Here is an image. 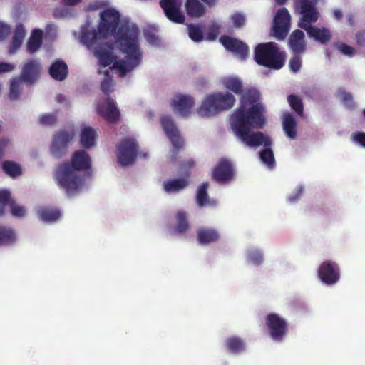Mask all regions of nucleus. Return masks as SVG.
<instances>
[{"label":"nucleus","mask_w":365,"mask_h":365,"mask_svg":"<svg viewBox=\"0 0 365 365\" xmlns=\"http://www.w3.org/2000/svg\"><path fill=\"white\" fill-rule=\"evenodd\" d=\"M100 18L97 30L82 32L81 40L88 47H91L98 39H106L116 33L120 50L126 54L125 60H115L116 57L111 52L112 47L108 43L95 47L93 53L101 66L106 67L113 64L111 69H118L122 76H125L135 68L141 60L138 29L135 26H130L128 24H124L117 31L120 14L112 8L101 11Z\"/></svg>","instance_id":"f257e3e1"},{"label":"nucleus","mask_w":365,"mask_h":365,"mask_svg":"<svg viewBox=\"0 0 365 365\" xmlns=\"http://www.w3.org/2000/svg\"><path fill=\"white\" fill-rule=\"evenodd\" d=\"M260 94L255 89H250L241 98L240 106L230 115V123L235 134L246 145L264 149L259 153V158L267 167L275 165L272 150L269 148L272 141L262 132H252V129H261L266 123L264 108L259 102Z\"/></svg>","instance_id":"f03ea898"},{"label":"nucleus","mask_w":365,"mask_h":365,"mask_svg":"<svg viewBox=\"0 0 365 365\" xmlns=\"http://www.w3.org/2000/svg\"><path fill=\"white\" fill-rule=\"evenodd\" d=\"M91 159L84 150L75 151L71 162H63L58 165L53 173V178L60 188L65 190L69 197L78 192L82 183L78 171L91 168Z\"/></svg>","instance_id":"7ed1b4c3"},{"label":"nucleus","mask_w":365,"mask_h":365,"mask_svg":"<svg viewBox=\"0 0 365 365\" xmlns=\"http://www.w3.org/2000/svg\"><path fill=\"white\" fill-rule=\"evenodd\" d=\"M254 59L259 66L279 70L285 64L287 53L275 42L261 43L255 48Z\"/></svg>","instance_id":"20e7f679"},{"label":"nucleus","mask_w":365,"mask_h":365,"mask_svg":"<svg viewBox=\"0 0 365 365\" xmlns=\"http://www.w3.org/2000/svg\"><path fill=\"white\" fill-rule=\"evenodd\" d=\"M138 155V142L134 138H125L117 145L116 156L122 166L133 164Z\"/></svg>","instance_id":"39448f33"},{"label":"nucleus","mask_w":365,"mask_h":365,"mask_svg":"<svg viewBox=\"0 0 365 365\" xmlns=\"http://www.w3.org/2000/svg\"><path fill=\"white\" fill-rule=\"evenodd\" d=\"M161 125L170 140L174 149L172 150V160H175L178 153L184 148V140L170 116H163L160 119Z\"/></svg>","instance_id":"423d86ee"},{"label":"nucleus","mask_w":365,"mask_h":365,"mask_svg":"<svg viewBox=\"0 0 365 365\" xmlns=\"http://www.w3.org/2000/svg\"><path fill=\"white\" fill-rule=\"evenodd\" d=\"M75 133L73 129L59 130L53 136L50 146L51 154L56 158L66 155L69 143L73 140Z\"/></svg>","instance_id":"0eeeda50"},{"label":"nucleus","mask_w":365,"mask_h":365,"mask_svg":"<svg viewBox=\"0 0 365 365\" xmlns=\"http://www.w3.org/2000/svg\"><path fill=\"white\" fill-rule=\"evenodd\" d=\"M270 337L275 341H282L288 332V324L278 314L270 313L265 319Z\"/></svg>","instance_id":"6e6552de"},{"label":"nucleus","mask_w":365,"mask_h":365,"mask_svg":"<svg viewBox=\"0 0 365 365\" xmlns=\"http://www.w3.org/2000/svg\"><path fill=\"white\" fill-rule=\"evenodd\" d=\"M319 279L327 285L335 284L340 279V268L335 262L327 260L318 268Z\"/></svg>","instance_id":"1a4fd4ad"},{"label":"nucleus","mask_w":365,"mask_h":365,"mask_svg":"<svg viewBox=\"0 0 365 365\" xmlns=\"http://www.w3.org/2000/svg\"><path fill=\"white\" fill-rule=\"evenodd\" d=\"M160 6L170 21L178 24L185 22V16L181 10V0H160Z\"/></svg>","instance_id":"9d476101"},{"label":"nucleus","mask_w":365,"mask_h":365,"mask_svg":"<svg viewBox=\"0 0 365 365\" xmlns=\"http://www.w3.org/2000/svg\"><path fill=\"white\" fill-rule=\"evenodd\" d=\"M235 170L232 162L221 158L212 171V179L220 184H226L234 179Z\"/></svg>","instance_id":"9b49d317"},{"label":"nucleus","mask_w":365,"mask_h":365,"mask_svg":"<svg viewBox=\"0 0 365 365\" xmlns=\"http://www.w3.org/2000/svg\"><path fill=\"white\" fill-rule=\"evenodd\" d=\"M291 16L286 8L279 9L274 19L273 34L279 39L283 40L286 38L289 30Z\"/></svg>","instance_id":"f8f14e48"},{"label":"nucleus","mask_w":365,"mask_h":365,"mask_svg":"<svg viewBox=\"0 0 365 365\" xmlns=\"http://www.w3.org/2000/svg\"><path fill=\"white\" fill-rule=\"evenodd\" d=\"M297 5L300 9L302 17L299 22V26L303 29L307 26H312V23L317 21L319 15L315 8V4L312 3L309 0H297Z\"/></svg>","instance_id":"ddd939ff"},{"label":"nucleus","mask_w":365,"mask_h":365,"mask_svg":"<svg viewBox=\"0 0 365 365\" xmlns=\"http://www.w3.org/2000/svg\"><path fill=\"white\" fill-rule=\"evenodd\" d=\"M220 42L224 48L238 56L240 59L245 60L248 56V46L241 40L229 36H222Z\"/></svg>","instance_id":"4468645a"},{"label":"nucleus","mask_w":365,"mask_h":365,"mask_svg":"<svg viewBox=\"0 0 365 365\" xmlns=\"http://www.w3.org/2000/svg\"><path fill=\"white\" fill-rule=\"evenodd\" d=\"M97 113L110 123H116L120 119V113L117 108L116 102L108 98L103 103L98 105Z\"/></svg>","instance_id":"2eb2a0df"},{"label":"nucleus","mask_w":365,"mask_h":365,"mask_svg":"<svg viewBox=\"0 0 365 365\" xmlns=\"http://www.w3.org/2000/svg\"><path fill=\"white\" fill-rule=\"evenodd\" d=\"M222 112V105H220L215 93L207 95L197 108V113L202 117H212Z\"/></svg>","instance_id":"dca6fc26"},{"label":"nucleus","mask_w":365,"mask_h":365,"mask_svg":"<svg viewBox=\"0 0 365 365\" xmlns=\"http://www.w3.org/2000/svg\"><path fill=\"white\" fill-rule=\"evenodd\" d=\"M222 112V105H220L215 93L207 95L197 108V113L202 117H212Z\"/></svg>","instance_id":"f3484780"},{"label":"nucleus","mask_w":365,"mask_h":365,"mask_svg":"<svg viewBox=\"0 0 365 365\" xmlns=\"http://www.w3.org/2000/svg\"><path fill=\"white\" fill-rule=\"evenodd\" d=\"M41 71V66L38 60H29L24 64L20 78L24 82L33 84L39 78Z\"/></svg>","instance_id":"a211bd4d"},{"label":"nucleus","mask_w":365,"mask_h":365,"mask_svg":"<svg viewBox=\"0 0 365 365\" xmlns=\"http://www.w3.org/2000/svg\"><path fill=\"white\" fill-rule=\"evenodd\" d=\"M288 46L292 53L304 54L307 48L304 33L299 29L292 31L288 38Z\"/></svg>","instance_id":"6ab92c4d"},{"label":"nucleus","mask_w":365,"mask_h":365,"mask_svg":"<svg viewBox=\"0 0 365 365\" xmlns=\"http://www.w3.org/2000/svg\"><path fill=\"white\" fill-rule=\"evenodd\" d=\"M194 103V99L191 96L178 94L176 99L172 101L171 106L182 116H187Z\"/></svg>","instance_id":"aec40b11"},{"label":"nucleus","mask_w":365,"mask_h":365,"mask_svg":"<svg viewBox=\"0 0 365 365\" xmlns=\"http://www.w3.org/2000/svg\"><path fill=\"white\" fill-rule=\"evenodd\" d=\"M307 35L322 44H327L332 37L331 31L327 28H318L313 26H303Z\"/></svg>","instance_id":"412c9836"},{"label":"nucleus","mask_w":365,"mask_h":365,"mask_svg":"<svg viewBox=\"0 0 365 365\" xmlns=\"http://www.w3.org/2000/svg\"><path fill=\"white\" fill-rule=\"evenodd\" d=\"M48 73L53 79L63 81L68 76V68L63 60L56 59L51 65Z\"/></svg>","instance_id":"4be33fe9"},{"label":"nucleus","mask_w":365,"mask_h":365,"mask_svg":"<svg viewBox=\"0 0 365 365\" xmlns=\"http://www.w3.org/2000/svg\"><path fill=\"white\" fill-rule=\"evenodd\" d=\"M189 185V175L186 178L168 179L163 182V190L167 193H177Z\"/></svg>","instance_id":"5701e85b"},{"label":"nucleus","mask_w":365,"mask_h":365,"mask_svg":"<svg viewBox=\"0 0 365 365\" xmlns=\"http://www.w3.org/2000/svg\"><path fill=\"white\" fill-rule=\"evenodd\" d=\"M220 238V233L215 229L202 227L197 231V242L200 245H204L216 242Z\"/></svg>","instance_id":"b1692460"},{"label":"nucleus","mask_w":365,"mask_h":365,"mask_svg":"<svg viewBox=\"0 0 365 365\" xmlns=\"http://www.w3.org/2000/svg\"><path fill=\"white\" fill-rule=\"evenodd\" d=\"M38 218L45 222H53L58 220L61 216V211L55 207L43 206L37 210Z\"/></svg>","instance_id":"393cba45"},{"label":"nucleus","mask_w":365,"mask_h":365,"mask_svg":"<svg viewBox=\"0 0 365 365\" xmlns=\"http://www.w3.org/2000/svg\"><path fill=\"white\" fill-rule=\"evenodd\" d=\"M282 128L285 135L289 139L297 137V122L294 116L289 112L282 114Z\"/></svg>","instance_id":"a878e982"},{"label":"nucleus","mask_w":365,"mask_h":365,"mask_svg":"<svg viewBox=\"0 0 365 365\" xmlns=\"http://www.w3.org/2000/svg\"><path fill=\"white\" fill-rule=\"evenodd\" d=\"M185 8L187 14L192 18H200L205 14V7L200 0H186Z\"/></svg>","instance_id":"bb28decb"},{"label":"nucleus","mask_w":365,"mask_h":365,"mask_svg":"<svg viewBox=\"0 0 365 365\" xmlns=\"http://www.w3.org/2000/svg\"><path fill=\"white\" fill-rule=\"evenodd\" d=\"M96 138V131L91 127H86L81 130L80 143L82 147L90 148L95 145Z\"/></svg>","instance_id":"cd10ccee"},{"label":"nucleus","mask_w":365,"mask_h":365,"mask_svg":"<svg viewBox=\"0 0 365 365\" xmlns=\"http://www.w3.org/2000/svg\"><path fill=\"white\" fill-rule=\"evenodd\" d=\"M16 240V234L10 227L0 225V246L13 245Z\"/></svg>","instance_id":"c85d7f7f"},{"label":"nucleus","mask_w":365,"mask_h":365,"mask_svg":"<svg viewBox=\"0 0 365 365\" xmlns=\"http://www.w3.org/2000/svg\"><path fill=\"white\" fill-rule=\"evenodd\" d=\"M215 93L220 105H222V111L231 109L235 104L236 98L231 93L215 92Z\"/></svg>","instance_id":"c756f323"},{"label":"nucleus","mask_w":365,"mask_h":365,"mask_svg":"<svg viewBox=\"0 0 365 365\" xmlns=\"http://www.w3.org/2000/svg\"><path fill=\"white\" fill-rule=\"evenodd\" d=\"M225 346L227 350L232 354H239L245 350V343L240 337L231 336L226 339Z\"/></svg>","instance_id":"7c9ffc66"},{"label":"nucleus","mask_w":365,"mask_h":365,"mask_svg":"<svg viewBox=\"0 0 365 365\" xmlns=\"http://www.w3.org/2000/svg\"><path fill=\"white\" fill-rule=\"evenodd\" d=\"M26 36V31L24 26L21 24L16 26L11 43L9 47V52L14 53L21 45L23 40Z\"/></svg>","instance_id":"2f4dec72"},{"label":"nucleus","mask_w":365,"mask_h":365,"mask_svg":"<svg viewBox=\"0 0 365 365\" xmlns=\"http://www.w3.org/2000/svg\"><path fill=\"white\" fill-rule=\"evenodd\" d=\"M43 33L40 29H34L27 43V50L30 53L36 52L42 44Z\"/></svg>","instance_id":"473e14b6"},{"label":"nucleus","mask_w":365,"mask_h":365,"mask_svg":"<svg viewBox=\"0 0 365 365\" xmlns=\"http://www.w3.org/2000/svg\"><path fill=\"white\" fill-rule=\"evenodd\" d=\"M222 84L225 88L231 91L237 95L242 93L243 86L241 80L237 77H227L225 78L222 81Z\"/></svg>","instance_id":"72a5a7b5"},{"label":"nucleus","mask_w":365,"mask_h":365,"mask_svg":"<svg viewBox=\"0 0 365 365\" xmlns=\"http://www.w3.org/2000/svg\"><path fill=\"white\" fill-rule=\"evenodd\" d=\"M177 223L174 227L175 232L182 234L186 232L190 227L187 214L185 212H178L176 215Z\"/></svg>","instance_id":"f704fd0d"},{"label":"nucleus","mask_w":365,"mask_h":365,"mask_svg":"<svg viewBox=\"0 0 365 365\" xmlns=\"http://www.w3.org/2000/svg\"><path fill=\"white\" fill-rule=\"evenodd\" d=\"M2 169L4 172L14 178L21 175L22 170L18 163L11 160H5L2 163Z\"/></svg>","instance_id":"c9c22d12"},{"label":"nucleus","mask_w":365,"mask_h":365,"mask_svg":"<svg viewBox=\"0 0 365 365\" xmlns=\"http://www.w3.org/2000/svg\"><path fill=\"white\" fill-rule=\"evenodd\" d=\"M287 101L295 113L302 117L304 115V104L302 98L295 94H290L287 97Z\"/></svg>","instance_id":"e433bc0d"},{"label":"nucleus","mask_w":365,"mask_h":365,"mask_svg":"<svg viewBox=\"0 0 365 365\" xmlns=\"http://www.w3.org/2000/svg\"><path fill=\"white\" fill-rule=\"evenodd\" d=\"M209 183L203 182L197 189L196 200L199 206L203 207L208 204L210 199L207 194Z\"/></svg>","instance_id":"4c0bfd02"},{"label":"nucleus","mask_w":365,"mask_h":365,"mask_svg":"<svg viewBox=\"0 0 365 365\" xmlns=\"http://www.w3.org/2000/svg\"><path fill=\"white\" fill-rule=\"evenodd\" d=\"M338 96L341 98L343 104L349 110H353L356 108V104L354 101L353 96L351 93L346 91L344 88L338 90Z\"/></svg>","instance_id":"58836bf2"},{"label":"nucleus","mask_w":365,"mask_h":365,"mask_svg":"<svg viewBox=\"0 0 365 365\" xmlns=\"http://www.w3.org/2000/svg\"><path fill=\"white\" fill-rule=\"evenodd\" d=\"M189 37L195 42H200L204 36L201 27L199 25L190 24L187 26Z\"/></svg>","instance_id":"ea45409f"},{"label":"nucleus","mask_w":365,"mask_h":365,"mask_svg":"<svg viewBox=\"0 0 365 365\" xmlns=\"http://www.w3.org/2000/svg\"><path fill=\"white\" fill-rule=\"evenodd\" d=\"M14 200L11 197V193L6 190H0V217L5 214V206L10 205Z\"/></svg>","instance_id":"a19ab883"},{"label":"nucleus","mask_w":365,"mask_h":365,"mask_svg":"<svg viewBox=\"0 0 365 365\" xmlns=\"http://www.w3.org/2000/svg\"><path fill=\"white\" fill-rule=\"evenodd\" d=\"M293 56L290 58L289 66L294 73L298 72L302 65V56L303 54L292 53Z\"/></svg>","instance_id":"79ce46f5"},{"label":"nucleus","mask_w":365,"mask_h":365,"mask_svg":"<svg viewBox=\"0 0 365 365\" xmlns=\"http://www.w3.org/2000/svg\"><path fill=\"white\" fill-rule=\"evenodd\" d=\"M247 260L250 263L259 265L263 261V255L258 250H250L247 253Z\"/></svg>","instance_id":"37998d69"},{"label":"nucleus","mask_w":365,"mask_h":365,"mask_svg":"<svg viewBox=\"0 0 365 365\" xmlns=\"http://www.w3.org/2000/svg\"><path fill=\"white\" fill-rule=\"evenodd\" d=\"M19 79L15 78L14 79L10 84V90H9V98L11 100H16L19 98L20 94L19 90Z\"/></svg>","instance_id":"c03bdc74"},{"label":"nucleus","mask_w":365,"mask_h":365,"mask_svg":"<svg viewBox=\"0 0 365 365\" xmlns=\"http://www.w3.org/2000/svg\"><path fill=\"white\" fill-rule=\"evenodd\" d=\"M39 122L43 125H53L57 122L56 115L53 113H46L39 118Z\"/></svg>","instance_id":"a18cd8bd"},{"label":"nucleus","mask_w":365,"mask_h":365,"mask_svg":"<svg viewBox=\"0 0 365 365\" xmlns=\"http://www.w3.org/2000/svg\"><path fill=\"white\" fill-rule=\"evenodd\" d=\"M9 207L11 209V212L14 217H22L26 215L25 207L24 206L17 205L15 200L11 202Z\"/></svg>","instance_id":"49530a36"},{"label":"nucleus","mask_w":365,"mask_h":365,"mask_svg":"<svg viewBox=\"0 0 365 365\" xmlns=\"http://www.w3.org/2000/svg\"><path fill=\"white\" fill-rule=\"evenodd\" d=\"M231 19L233 24V26L240 29L245 26L246 22V19L244 14L242 13H235L231 16Z\"/></svg>","instance_id":"de8ad7c7"},{"label":"nucleus","mask_w":365,"mask_h":365,"mask_svg":"<svg viewBox=\"0 0 365 365\" xmlns=\"http://www.w3.org/2000/svg\"><path fill=\"white\" fill-rule=\"evenodd\" d=\"M113 85L112 78H105L101 84V91L103 93L108 96L113 91Z\"/></svg>","instance_id":"09e8293b"},{"label":"nucleus","mask_w":365,"mask_h":365,"mask_svg":"<svg viewBox=\"0 0 365 365\" xmlns=\"http://www.w3.org/2000/svg\"><path fill=\"white\" fill-rule=\"evenodd\" d=\"M338 49L344 55L352 56L356 51L355 48L346 45V43H341L338 46Z\"/></svg>","instance_id":"8fccbe9b"},{"label":"nucleus","mask_w":365,"mask_h":365,"mask_svg":"<svg viewBox=\"0 0 365 365\" xmlns=\"http://www.w3.org/2000/svg\"><path fill=\"white\" fill-rule=\"evenodd\" d=\"M219 30H220V27L218 26L212 25L210 28L209 31L207 34L206 38L208 41H215L219 34Z\"/></svg>","instance_id":"3c124183"},{"label":"nucleus","mask_w":365,"mask_h":365,"mask_svg":"<svg viewBox=\"0 0 365 365\" xmlns=\"http://www.w3.org/2000/svg\"><path fill=\"white\" fill-rule=\"evenodd\" d=\"M145 36L147 41L153 45H158L160 43V38L155 34L151 31H146Z\"/></svg>","instance_id":"603ef678"},{"label":"nucleus","mask_w":365,"mask_h":365,"mask_svg":"<svg viewBox=\"0 0 365 365\" xmlns=\"http://www.w3.org/2000/svg\"><path fill=\"white\" fill-rule=\"evenodd\" d=\"M355 40L360 46H365V31H359L356 34Z\"/></svg>","instance_id":"864d4df0"},{"label":"nucleus","mask_w":365,"mask_h":365,"mask_svg":"<svg viewBox=\"0 0 365 365\" xmlns=\"http://www.w3.org/2000/svg\"><path fill=\"white\" fill-rule=\"evenodd\" d=\"M354 140L365 148V133L358 132L354 134Z\"/></svg>","instance_id":"5fc2aeb1"},{"label":"nucleus","mask_w":365,"mask_h":365,"mask_svg":"<svg viewBox=\"0 0 365 365\" xmlns=\"http://www.w3.org/2000/svg\"><path fill=\"white\" fill-rule=\"evenodd\" d=\"M302 192H303V187H299L297 188V192H296L295 194L289 196V197H288L289 202H297L300 198V197L302 196Z\"/></svg>","instance_id":"6e6d98bb"},{"label":"nucleus","mask_w":365,"mask_h":365,"mask_svg":"<svg viewBox=\"0 0 365 365\" xmlns=\"http://www.w3.org/2000/svg\"><path fill=\"white\" fill-rule=\"evenodd\" d=\"M9 32L10 28L6 25L0 23V41L5 38L9 35Z\"/></svg>","instance_id":"4d7b16f0"},{"label":"nucleus","mask_w":365,"mask_h":365,"mask_svg":"<svg viewBox=\"0 0 365 365\" xmlns=\"http://www.w3.org/2000/svg\"><path fill=\"white\" fill-rule=\"evenodd\" d=\"M10 140L8 138H0V159L3 157L5 149L9 145Z\"/></svg>","instance_id":"13d9d810"},{"label":"nucleus","mask_w":365,"mask_h":365,"mask_svg":"<svg viewBox=\"0 0 365 365\" xmlns=\"http://www.w3.org/2000/svg\"><path fill=\"white\" fill-rule=\"evenodd\" d=\"M14 68V66L9 63H0V73L3 72H9Z\"/></svg>","instance_id":"bf43d9fd"},{"label":"nucleus","mask_w":365,"mask_h":365,"mask_svg":"<svg viewBox=\"0 0 365 365\" xmlns=\"http://www.w3.org/2000/svg\"><path fill=\"white\" fill-rule=\"evenodd\" d=\"M333 16L336 21H341L343 17V13L341 10L336 9L334 10Z\"/></svg>","instance_id":"052dcab7"},{"label":"nucleus","mask_w":365,"mask_h":365,"mask_svg":"<svg viewBox=\"0 0 365 365\" xmlns=\"http://www.w3.org/2000/svg\"><path fill=\"white\" fill-rule=\"evenodd\" d=\"M81 0H62V4L65 6H75Z\"/></svg>","instance_id":"680f3d73"},{"label":"nucleus","mask_w":365,"mask_h":365,"mask_svg":"<svg viewBox=\"0 0 365 365\" xmlns=\"http://www.w3.org/2000/svg\"><path fill=\"white\" fill-rule=\"evenodd\" d=\"M346 21L349 26H353L355 24V17L352 14H349L346 16Z\"/></svg>","instance_id":"e2e57ef3"},{"label":"nucleus","mask_w":365,"mask_h":365,"mask_svg":"<svg viewBox=\"0 0 365 365\" xmlns=\"http://www.w3.org/2000/svg\"><path fill=\"white\" fill-rule=\"evenodd\" d=\"M204 2L207 6L213 7L216 5L218 0H201Z\"/></svg>","instance_id":"0e129e2a"},{"label":"nucleus","mask_w":365,"mask_h":365,"mask_svg":"<svg viewBox=\"0 0 365 365\" xmlns=\"http://www.w3.org/2000/svg\"><path fill=\"white\" fill-rule=\"evenodd\" d=\"M103 74L105 76V78H112V76L110 74L109 69H106L103 71Z\"/></svg>","instance_id":"69168bd1"},{"label":"nucleus","mask_w":365,"mask_h":365,"mask_svg":"<svg viewBox=\"0 0 365 365\" xmlns=\"http://www.w3.org/2000/svg\"><path fill=\"white\" fill-rule=\"evenodd\" d=\"M63 99H64V97H63V95H58V96H56V100L59 103L62 102Z\"/></svg>","instance_id":"338daca9"},{"label":"nucleus","mask_w":365,"mask_h":365,"mask_svg":"<svg viewBox=\"0 0 365 365\" xmlns=\"http://www.w3.org/2000/svg\"><path fill=\"white\" fill-rule=\"evenodd\" d=\"M287 0H276V2L279 4V5H283L286 2H287Z\"/></svg>","instance_id":"774afa93"}]
</instances>
